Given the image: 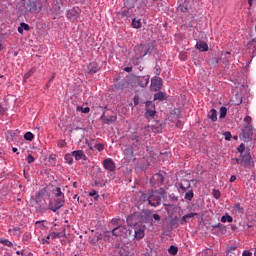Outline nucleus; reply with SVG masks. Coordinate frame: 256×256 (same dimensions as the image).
<instances>
[{
  "instance_id": "obj_21",
  "label": "nucleus",
  "mask_w": 256,
  "mask_h": 256,
  "mask_svg": "<svg viewBox=\"0 0 256 256\" xmlns=\"http://www.w3.org/2000/svg\"><path fill=\"white\" fill-rule=\"evenodd\" d=\"M195 216H197V213L190 212L182 217V221H184V223H187L189 221V219H193V217H195Z\"/></svg>"
},
{
  "instance_id": "obj_47",
  "label": "nucleus",
  "mask_w": 256,
  "mask_h": 256,
  "mask_svg": "<svg viewBox=\"0 0 256 256\" xmlns=\"http://www.w3.org/2000/svg\"><path fill=\"white\" fill-rule=\"evenodd\" d=\"M26 161H27V163H34L35 157H33V155L29 154Z\"/></svg>"
},
{
  "instance_id": "obj_64",
  "label": "nucleus",
  "mask_w": 256,
  "mask_h": 256,
  "mask_svg": "<svg viewBox=\"0 0 256 256\" xmlns=\"http://www.w3.org/2000/svg\"><path fill=\"white\" fill-rule=\"evenodd\" d=\"M18 33H20V35H23V28L21 26L18 27Z\"/></svg>"
},
{
  "instance_id": "obj_16",
  "label": "nucleus",
  "mask_w": 256,
  "mask_h": 256,
  "mask_svg": "<svg viewBox=\"0 0 256 256\" xmlns=\"http://www.w3.org/2000/svg\"><path fill=\"white\" fill-rule=\"evenodd\" d=\"M68 19H71V21H75L79 17V11H77L75 8L70 10L67 14Z\"/></svg>"
},
{
  "instance_id": "obj_27",
  "label": "nucleus",
  "mask_w": 256,
  "mask_h": 256,
  "mask_svg": "<svg viewBox=\"0 0 256 256\" xmlns=\"http://www.w3.org/2000/svg\"><path fill=\"white\" fill-rule=\"evenodd\" d=\"M0 244L5 247H13V242L9 241V239L0 238Z\"/></svg>"
},
{
  "instance_id": "obj_59",
  "label": "nucleus",
  "mask_w": 256,
  "mask_h": 256,
  "mask_svg": "<svg viewBox=\"0 0 256 256\" xmlns=\"http://www.w3.org/2000/svg\"><path fill=\"white\" fill-rule=\"evenodd\" d=\"M5 107L0 105V115H5Z\"/></svg>"
},
{
  "instance_id": "obj_18",
  "label": "nucleus",
  "mask_w": 256,
  "mask_h": 256,
  "mask_svg": "<svg viewBox=\"0 0 256 256\" xmlns=\"http://www.w3.org/2000/svg\"><path fill=\"white\" fill-rule=\"evenodd\" d=\"M232 211H233V213H235L236 215H237V214H238V215H243L244 209H243V207L241 206L240 203H236V204H234V206L232 207Z\"/></svg>"
},
{
  "instance_id": "obj_37",
  "label": "nucleus",
  "mask_w": 256,
  "mask_h": 256,
  "mask_svg": "<svg viewBox=\"0 0 256 256\" xmlns=\"http://www.w3.org/2000/svg\"><path fill=\"white\" fill-rule=\"evenodd\" d=\"M238 152L241 154V155H245V153L247 151H245V144L241 143L238 147Z\"/></svg>"
},
{
  "instance_id": "obj_56",
  "label": "nucleus",
  "mask_w": 256,
  "mask_h": 256,
  "mask_svg": "<svg viewBox=\"0 0 256 256\" xmlns=\"http://www.w3.org/2000/svg\"><path fill=\"white\" fill-rule=\"evenodd\" d=\"M237 250V246H231L229 249H228V253H232V251H236Z\"/></svg>"
},
{
  "instance_id": "obj_11",
  "label": "nucleus",
  "mask_w": 256,
  "mask_h": 256,
  "mask_svg": "<svg viewBox=\"0 0 256 256\" xmlns=\"http://www.w3.org/2000/svg\"><path fill=\"white\" fill-rule=\"evenodd\" d=\"M136 81L139 87H145L146 85H149V76H138Z\"/></svg>"
},
{
  "instance_id": "obj_15",
  "label": "nucleus",
  "mask_w": 256,
  "mask_h": 256,
  "mask_svg": "<svg viewBox=\"0 0 256 256\" xmlns=\"http://www.w3.org/2000/svg\"><path fill=\"white\" fill-rule=\"evenodd\" d=\"M152 85H153L155 91H159V89H161V87L163 86V80L161 78L153 79Z\"/></svg>"
},
{
  "instance_id": "obj_34",
  "label": "nucleus",
  "mask_w": 256,
  "mask_h": 256,
  "mask_svg": "<svg viewBox=\"0 0 256 256\" xmlns=\"http://www.w3.org/2000/svg\"><path fill=\"white\" fill-rule=\"evenodd\" d=\"M193 197H194V193L192 192V190L186 192L185 194V199L187 201H192L193 200Z\"/></svg>"
},
{
  "instance_id": "obj_52",
  "label": "nucleus",
  "mask_w": 256,
  "mask_h": 256,
  "mask_svg": "<svg viewBox=\"0 0 256 256\" xmlns=\"http://www.w3.org/2000/svg\"><path fill=\"white\" fill-rule=\"evenodd\" d=\"M65 145H67V143L65 142V140H59V141H58V147H65Z\"/></svg>"
},
{
  "instance_id": "obj_53",
  "label": "nucleus",
  "mask_w": 256,
  "mask_h": 256,
  "mask_svg": "<svg viewBox=\"0 0 256 256\" xmlns=\"http://www.w3.org/2000/svg\"><path fill=\"white\" fill-rule=\"evenodd\" d=\"M152 218L154 219V221H160L161 220V216H159V214H153Z\"/></svg>"
},
{
  "instance_id": "obj_6",
  "label": "nucleus",
  "mask_w": 256,
  "mask_h": 256,
  "mask_svg": "<svg viewBox=\"0 0 256 256\" xmlns=\"http://www.w3.org/2000/svg\"><path fill=\"white\" fill-rule=\"evenodd\" d=\"M148 203L151 207H159L161 205V194L154 192L149 198Z\"/></svg>"
},
{
  "instance_id": "obj_51",
  "label": "nucleus",
  "mask_w": 256,
  "mask_h": 256,
  "mask_svg": "<svg viewBox=\"0 0 256 256\" xmlns=\"http://www.w3.org/2000/svg\"><path fill=\"white\" fill-rule=\"evenodd\" d=\"M244 121H245V123H247V125H251V121H252L251 116H246L244 118Z\"/></svg>"
},
{
  "instance_id": "obj_62",
  "label": "nucleus",
  "mask_w": 256,
  "mask_h": 256,
  "mask_svg": "<svg viewBox=\"0 0 256 256\" xmlns=\"http://www.w3.org/2000/svg\"><path fill=\"white\" fill-rule=\"evenodd\" d=\"M232 161H233V163H234L235 165H239V163H241V162L239 161V158H234V159H232Z\"/></svg>"
},
{
  "instance_id": "obj_31",
  "label": "nucleus",
  "mask_w": 256,
  "mask_h": 256,
  "mask_svg": "<svg viewBox=\"0 0 256 256\" xmlns=\"http://www.w3.org/2000/svg\"><path fill=\"white\" fill-rule=\"evenodd\" d=\"M178 11H180L181 13H189V8L185 4H180L178 6Z\"/></svg>"
},
{
  "instance_id": "obj_19",
  "label": "nucleus",
  "mask_w": 256,
  "mask_h": 256,
  "mask_svg": "<svg viewBox=\"0 0 256 256\" xmlns=\"http://www.w3.org/2000/svg\"><path fill=\"white\" fill-rule=\"evenodd\" d=\"M53 196L55 197H65V193L61 191L60 187H56L52 190Z\"/></svg>"
},
{
  "instance_id": "obj_17",
  "label": "nucleus",
  "mask_w": 256,
  "mask_h": 256,
  "mask_svg": "<svg viewBox=\"0 0 256 256\" xmlns=\"http://www.w3.org/2000/svg\"><path fill=\"white\" fill-rule=\"evenodd\" d=\"M131 15H133V6L132 7H125L123 9V11L121 12V17H126L128 19V17H131Z\"/></svg>"
},
{
  "instance_id": "obj_42",
  "label": "nucleus",
  "mask_w": 256,
  "mask_h": 256,
  "mask_svg": "<svg viewBox=\"0 0 256 256\" xmlns=\"http://www.w3.org/2000/svg\"><path fill=\"white\" fill-rule=\"evenodd\" d=\"M20 27L23 29V31H29V29H31V27H29V24L22 22L20 24Z\"/></svg>"
},
{
  "instance_id": "obj_40",
  "label": "nucleus",
  "mask_w": 256,
  "mask_h": 256,
  "mask_svg": "<svg viewBox=\"0 0 256 256\" xmlns=\"http://www.w3.org/2000/svg\"><path fill=\"white\" fill-rule=\"evenodd\" d=\"M94 149H96L97 151L101 152L103 151V149H105V145L99 143V144H95Z\"/></svg>"
},
{
  "instance_id": "obj_20",
  "label": "nucleus",
  "mask_w": 256,
  "mask_h": 256,
  "mask_svg": "<svg viewBox=\"0 0 256 256\" xmlns=\"http://www.w3.org/2000/svg\"><path fill=\"white\" fill-rule=\"evenodd\" d=\"M189 187H191V184L189 182H187V186L183 185V183H179L178 191H179V193H186L187 189H189Z\"/></svg>"
},
{
  "instance_id": "obj_44",
  "label": "nucleus",
  "mask_w": 256,
  "mask_h": 256,
  "mask_svg": "<svg viewBox=\"0 0 256 256\" xmlns=\"http://www.w3.org/2000/svg\"><path fill=\"white\" fill-rule=\"evenodd\" d=\"M45 223H47V221H45V220L36 221V225H40V228H42V229H45V227H47V226H45Z\"/></svg>"
},
{
  "instance_id": "obj_43",
  "label": "nucleus",
  "mask_w": 256,
  "mask_h": 256,
  "mask_svg": "<svg viewBox=\"0 0 256 256\" xmlns=\"http://www.w3.org/2000/svg\"><path fill=\"white\" fill-rule=\"evenodd\" d=\"M252 47V57H256V45L255 42L249 44Z\"/></svg>"
},
{
  "instance_id": "obj_13",
  "label": "nucleus",
  "mask_w": 256,
  "mask_h": 256,
  "mask_svg": "<svg viewBox=\"0 0 256 256\" xmlns=\"http://www.w3.org/2000/svg\"><path fill=\"white\" fill-rule=\"evenodd\" d=\"M99 65L95 62H92L88 65V73H90V75H93L95 73H97V71H99Z\"/></svg>"
},
{
  "instance_id": "obj_32",
  "label": "nucleus",
  "mask_w": 256,
  "mask_h": 256,
  "mask_svg": "<svg viewBox=\"0 0 256 256\" xmlns=\"http://www.w3.org/2000/svg\"><path fill=\"white\" fill-rule=\"evenodd\" d=\"M24 139L26 141H33V139H35V135H33L31 132H26L24 134Z\"/></svg>"
},
{
  "instance_id": "obj_63",
  "label": "nucleus",
  "mask_w": 256,
  "mask_h": 256,
  "mask_svg": "<svg viewBox=\"0 0 256 256\" xmlns=\"http://www.w3.org/2000/svg\"><path fill=\"white\" fill-rule=\"evenodd\" d=\"M243 103V100L241 98H239V100L234 103V105H241Z\"/></svg>"
},
{
  "instance_id": "obj_24",
  "label": "nucleus",
  "mask_w": 256,
  "mask_h": 256,
  "mask_svg": "<svg viewBox=\"0 0 256 256\" xmlns=\"http://www.w3.org/2000/svg\"><path fill=\"white\" fill-rule=\"evenodd\" d=\"M5 137L8 143H11L13 141V137H15V132L9 130L5 133Z\"/></svg>"
},
{
  "instance_id": "obj_4",
  "label": "nucleus",
  "mask_w": 256,
  "mask_h": 256,
  "mask_svg": "<svg viewBox=\"0 0 256 256\" xmlns=\"http://www.w3.org/2000/svg\"><path fill=\"white\" fill-rule=\"evenodd\" d=\"M145 114L144 117H146L148 120L155 119V115L157 113V110H155V104H153L152 101L146 102V108H145Z\"/></svg>"
},
{
  "instance_id": "obj_12",
  "label": "nucleus",
  "mask_w": 256,
  "mask_h": 256,
  "mask_svg": "<svg viewBox=\"0 0 256 256\" xmlns=\"http://www.w3.org/2000/svg\"><path fill=\"white\" fill-rule=\"evenodd\" d=\"M244 137H251L253 135V126L251 124H246L242 130Z\"/></svg>"
},
{
  "instance_id": "obj_55",
  "label": "nucleus",
  "mask_w": 256,
  "mask_h": 256,
  "mask_svg": "<svg viewBox=\"0 0 256 256\" xmlns=\"http://www.w3.org/2000/svg\"><path fill=\"white\" fill-rule=\"evenodd\" d=\"M131 221H133V216H128V217L126 218V223H127L128 225H131Z\"/></svg>"
},
{
  "instance_id": "obj_14",
  "label": "nucleus",
  "mask_w": 256,
  "mask_h": 256,
  "mask_svg": "<svg viewBox=\"0 0 256 256\" xmlns=\"http://www.w3.org/2000/svg\"><path fill=\"white\" fill-rule=\"evenodd\" d=\"M195 47L196 49H198V51H202V52L209 51V45H207V43L203 41L197 42Z\"/></svg>"
},
{
  "instance_id": "obj_50",
  "label": "nucleus",
  "mask_w": 256,
  "mask_h": 256,
  "mask_svg": "<svg viewBox=\"0 0 256 256\" xmlns=\"http://www.w3.org/2000/svg\"><path fill=\"white\" fill-rule=\"evenodd\" d=\"M170 201H174L175 203H177L179 201V198H177V196L172 194V195H170Z\"/></svg>"
},
{
  "instance_id": "obj_23",
  "label": "nucleus",
  "mask_w": 256,
  "mask_h": 256,
  "mask_svg": "<svg viewBox=\"0 0 256 256\" xmlns=\"http://www.w3.org/2000/svg\"><path fill=\"white\" fill-rule=\"evenodd\" d=\"M165 93L163 92H158L154 95V101H165Z\"/></svg>"
},
{
  "instance_id": "obj_36",
  "label": "nucleus",
  "mask_w": 256,
  "mask_h": 256,
  "mask_svg": "<svg viewBox=\"0 0 256 256\" xmlns=\"http://www.w3.org/2000/svg\"><path fill=\"white\" fill-rule=\"evenodd\" d=\"M154 177H156L158 183H163V181H165V178L162 176L161 173H156Z\"/></svg>"
},
{
  "instance_id": "obj_57",
  "label": "nucleus",
  "mask_w": 256,
  "mask_h": 256,
  "mask_svg": "<svg viewBox=\"0 0 256 256\" xmlns=\"http://www.w3.org/2000/svg\"><path fill=\"white\" fill-rule=\"evenodd\" d=\"M124 71H126V73H131L133 71V67H125Z\"/></svg>"
},
{
  "instance_id": "obj_26",
  "label": "nucleus",
  "mask_w": 256,
  "mask_h": 256,
  "mask_svg": "<svg viewBox=\"0 0 256 256\" xmlns=\"http://www.w3.org/2000/svg\"><path fill=\"white\" fill-rule=\"evenodd\" d=\"M208 118L211 119V121H217V110L211 109L210 113L208 114Z\"/></svg>"
},
{
  "instance_id": "obj_2",
  "label": "nucleus",
  "mask_w": 256,
  "mask_h": 256,
  "mask_svg": "<svg viewBox=\"0 0 256 256\" xmlns=\"http://www.w3.org/2000/svg\"><path fill=\"white\" fill-rule=\"evenodd\" d=\"M65 206V196L54 197L48 204V209L53 211V213H57L59 209Z\"/></svg>"
},
{
  "instance_id": "obj_54",
  "label": "nucleus",
  "mask_w": 256,
  "mask_h": 256,
  "mask_svg": "<svg viewBox=\"0 0 256 256\" xmlns=\"http://www.w3.org/2000/svg\"><path fill=\"white\" fill-rule=\"evenodd\" d=\"M242 256H253V253H251L248 250L243 251Z\"/></svg>"
},
{
  "instance_id": "obj_33",
  "label": "nucleus",
  "mask_w": 256,
  "mask_h": 256,
  "mask_svg": "<svg viewBox=\"0 0 256 256\" xmlns=\"http://www.w3.org/2000/svg\"><path fill=\"white\" fill-rule=\"evenodd\" d=\"M227 117V108L221 107L220 108V119H225Z\"/></svg>"
},
{
  "instance_id": "obj_61",
  "label": "nucleus",
  "mask_w": 256,
  "mask_h": 256,
  "mask_svg": "<svg viewBox=\"0 0 256 256\" xmlns=\"http://www.w3.org/2000/svg\"><path fill=\"white\" fill-rule=\"evenodd\" d=\"M16 255H21V256H25V250L22 251H16Z\"/></svg>"
},
{
  "instance_id": "obj_7",
  "label": "nucleus",
  "mask_w": 256,
  "mask_h": 256,
  "mask_svg": "<svg viewBox=\"0 0 256 256\" xmlns=\"http://www.w3.org/2000/svg\"><path fill=\"white\" fill-rule=\"evenodd\" d=\"M134 237L138 241L145 237V225H135L134 226Z\"/></svg>"
},
{
  "instance_id": "obj_35",
  "label": "nucleus",
  "mask_w": 256,
  "mask_h": 256,
  "mask_svg": "<svg viewBox=\"0 0 256 256\" xmlns=\"http://www.w3.org/2000/svg\"><path fill=\"white\" fill-rule=\"evenodd\" d=\"M89 196L94 197L95 201H97V199H99V193L97 192V190H91L89 192Z\"/></svg>"
},
{
  "instance_id": "obj_28",
  "label": "nucleus",
  "mask_w": 256,
  "mask_h": 256,
  "mask_svg": "<svg viewBox=\"0 0 256 256\" xmlns=\"http://www.w3.org/2000/svg\"><path fill=\"white\" fill-rule=\"evenodd\" d=\"M132 27L134 29H141V20L140 19L137 20L136 18H134L132 20Z\"/></svg>"
},
{
  "instance_id": "obj_9",
  "label": "nucleus",
  "mask_w": 256,
  "mask_h": 256,
  "mask_svg": "<svg viewBox=\"0 0 256 256\" xmlns=\"http://www.w3.org/2000/svg\"><path fill=\"white\" fill-rule=\"evenodd\" d=\"M103 167L106 169V171H114L115 170V162H113V159L108 158L103 161Z\"/></svg>"
},
{
  "instance_id": "obj_48",
  "label": "nucleus",
  "mask_w": 256,
  "mask_h": 256,
  "mask_svg": "<svg viewBox=\"0 0 256 256\" xmlns=\"http://www.w3.org/2000/svg\"><path fill=\"white\" fill-rule=\"evenodd\" d=\"M213 196L215 199H219V197H221V192L219 190H213Z\"/></svg>"
},
{
  "instance_id": "obj_49",
  "label": "nucleus",
  "mask_w": 256,
  "mask_h": 256,
  "mask_svg": "<svg viewBox=\"0 0 256 256\" xmlns=\"http://www.w3.org/2000/svg\"><path fill=\"white\" fill-rule=\"evenodd\" d=\"M35 73V69H31L28 73L25 74V78L29 79V77H31V75H33Z\"/></svg>"
},
{
  "instance_id": "obj_1",
  "label": "nucleus",
  "mask_w": 256,
  "mask_h": 256,
  "mask_svg": "<svg viewBox=\"0 0 256 256\" xmlns=\"http://www.w3.org/2000/svg\"><path fill=\"white\" fill-rule=\"evenodd\" d=\"M111 233L114 237H124V239H127L131 237L133 231L127 226L119 225L112 229Z\"/></svg>"
},
{
  "instance_id": "obj_41",
  "label": "nucleus",
  "mask_w": 256,
  "mask_h": 256,
  "mask_svg": "<svg viewBox=\"0 0 256 256\" xmlns=\"http://www.w3.org/2000/svg\"><path fill=\"white\" fill-rule=\"evenodd\" d=\"M145 7H153V3H155V0H145V2H142Z\"/></svg>"
},
{
  "instance_id": "obj_25",
  "label": "nucleus",
  "mask_w": 256,
  "mask_h": 256,
  "mask_svg": "<svg viewBox=\"0 0 256 256\" xmlns=\"http://www.w3.org/2000/svg\"><path fill=\"white\" fill-rule=\"evenodd\" d=\"M64 159L66 161V163L68 165H73V152L71 153H67L65 156H64Z\"/></svg>"
},
{
  "instance_id": "obj_8",
  "label": "nucleus",
  "mask_w": 256,
  "mask_h": 256,
  "mask_svg": "<svg viewBox=\"0 0 256 256\" xmlns=\"http://www.w3.org/2000/svg\"><path fill=\"white\" fill-rule=\"evenodd\" d=\"M72 155L75 158V161H87V155L83 150H74L72 151Z\"/></svg>"
},
{
  "instance_id": "obj_58",
  "label": "nucleus",
  "mask_w": 256,
  "mask_h": 256,
  "mask_svg": "<svg viewBox=\"0 0 256 256\" xmlns=\"http://www.w3.org/2000/svg\"><path fill=\"white\" fill-rule=\"evenodd\" d=\"M119 255H120V256H126L127 253L125 252V249H120Z\"/></svg>"
},
{
  "instance_id": "obj_29",
  "label": "nucleus",
  "mask_w": 256,
  "mask_h": 256,
  "mask_svg": "<svg viewBox=\"0 0 256 256\" xmlns=\"http://www.w3.org/2000/svg\"><path fill=\"white\" fill-rule=\"evenodd\" d=\"M168 253H170V255H176L177 253H179V248H177V246H170L168 249Z\"/></svg>"
},
{
  "instance_id": "obj_39",
  "label": "nucleus",
  "mask_w": 256,
  "mask_h": 256,
  "mask_svg": "<svg viewBox=\"0 0 256 256\" xmlns=\"http://www.w3.org/2000/svg\"><path fill=\"white\" fill-rule=\"evenodd\" d=\"M111 225H117V227H119V225H121V219L119 218H113L111 220Z\"/></svg>"
},
{
  "instance_id": "obj_60",
  "label": "nucleus",
  "mask_w": 256,
  "mask_h": 256,
  "mask_svg": "<svg viewBox=\"0 0 256 256\" xmlns=\"http://www.w3.org/2000/svg\"><path fill=\"white\" fill-rule=\"evenodd\" d=\"M234 181H237V176L232 175V176L230 177V183H234Z\"/></svg>"
},
{
  "instance_id": "obj_5",
  "label": "nucleus",
  "mask_w": 256,
  "mask_h": 256,
  "mask_svg": "<svg viewBox=\"0 0 256 256\" xmlns=\"http://www.w3.org/2000/svg\"><path fill=\"white\" fill-rule=\"evenodd\" d=\"M151 47H153L151 44H140L135 47V51L139 57H145L151 51Z\"/></svg>"
},
{
  "instance_id": "obj_46",
  "label": "nucleus",
  "mask_w": 256,
  "mask_h": 256,
  "mask_svg": "<svg viewBox=\"0 0 256 256\" xmlns=\"http://www.w3.org/2000/svg\"><path fill=\"white\" fill-rule=\"evenodd\" d=\"M223 135L226 141H231V137H232L231 132H224Z\"/></svg>"
},
{
  "instance_id": "obj_3",
  "label": "nucleus",
  "mask_w": 256,
  "mask_h": 256,
  "mask_svg": "<svg viewBox=\"0 0 256 256\" xmlns=\"http://www.w3.org/2000/svg\"><path fill=\"white\" fill-rule=\"evenodd\" d=\"M240 165L245 167V169H253L255 167V162L252 161L249 151L241 155Z\"/></svg>"
},
{
  "instance_id": "obj_22",
  "label": "nucleus",
  "mask_w": 256,
  "mask_h": 256,
  "mask_svg": "<svg viewBox=\"0 0 256 256\" xmlns=\"http://www.w3.org/2000/svg\"><path fill=\"white\" fill-rule=\"evenodd\" d=\"M221 223H233V217L229 214H226L221 217Z\"/></svg>"
},
{
  "instance_id": "obj_45",
  "label": "nucleus",
  "mask_w": 256,
  "mask_h": 256,
  "mask_svg": "<svg viewBox=\"0 0 256 256\" xmlns=\"http://www.w3.org/2000/svg\"><path fill=\"white\" fill-rule=\"evenodd\" d=\"M49 239H51V234H48V235L46 236V238H43V239H42L43 245H45V243H46L47 245H49Z\"/></svg>"
},
{
  "instance_id": "obj_10",
  "label": "nucleus",
  "mask_w": 256,
  "mask_h": 256,
  "mask_svg": "<svg viewBox=\"0 0 256 256\" xmlns=\"http://www.w3.org/2000/svg\"><path fill=\"white\" fill-rule=\"evenodd\" d=\"M101 121H103V123H105L106 125H111L112 123H115V121H117V116L111 115L107 117L105 116V113H103L101 116Z\"/></svg>"
},
{
  "instance_id": "obj_38",
  "label": "nucleus",
  "mask_w": 256,
  "mask_h": 256,
  "mask_svg": "<svg viewBox=\"0 0 256 256\" xmlns=\"http://www.w3.org/2000/svg\"><path fill=\"white\" fill-rule=\"evenodd\" d=\"M50 238L51 239H60L61 238V233H59V232H52V233H50Z\"/></svg>"
},
{
  "instance_id": "obj_30",
  "label": "nucleus",
  "mask_w": 256,
  "mask_h": 256,
  "mask_svg": "<svg viewBox=\"0 0 256 256\" xmlns=\"http://www.w3.org/2000/svg\"><path fill=\"white\" fill-rule=\"evenodd\" d=\"M76 111H78L80 113H89V111H91V108H89V107L83 108V106H77Z\"/></svg>"
}]
</instances>
